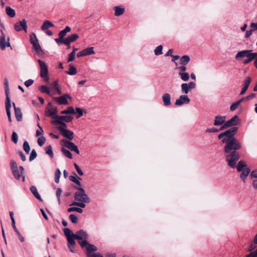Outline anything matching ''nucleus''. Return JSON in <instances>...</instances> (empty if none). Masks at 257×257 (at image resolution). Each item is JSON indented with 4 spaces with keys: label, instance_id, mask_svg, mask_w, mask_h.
<instances>
[{
    "label": "nucleus",
    "instance_id": "obj_1",
    "mask_svg": "<svg viewBox=\"0 0 257 257\" xmlns=\"http://www.w3.org/2000/svg\"><path fill=\"white\" fill-rule=\"evenodd\" d=\"M224 144V153L227 165L231 168H234L240 158L237 151L241 148V143L237 139H233Z\"/></svg>",
    "mask_w": 257,
    "mask_h": 257
},
{
    "label": "nucleus",
    "instance_id": "obj_2",
    "mask_svg": "<svg viewBox=\"0 0 257 257\" xmlns=\"http://www.w3.org/2000/svg\"><path fill=\"white\" fill-rule=\"evenodd\" d=\"M64 235L67 238V246L71 252H75L76 250L74 249V246L76 244L75 239L79 241L80 240H87L88 238V235L84 230L81 229L73 233V232L68 228H65L63 229Z\"/></svg>",
    "mask_w": 257,
    "mask_h": 257
},
{
    "label": "nucleus",
    "instance_id": "obj_3",
    "mask_svg": "<svg viewBox=\"0 0 257 257\" xmlns=\"http://www.w3.org/2000/svg\"><path fill=\"white\" fill-rule=\"evenodd\" d=\"M4 88H5V94L6 96V111L7 116L8 117V120L10 122H11L12 121L11 116V111L10 109L11 107V99L10 97V90L9 88V81L7 77L4 78Z\"/></svg>",
    "mask_w": 257,
    "mask_h": 257
},
{
    "label": "nucleus",
    "instance_id": "obj_4",
    "mask_svg": "<svg viewBox=\"0 0 257 257\" xmlns=\"http://www.w3.org/2000/svg\"><path fill=\"white\" fill-rule=\"evenodd\" d=\"M74 188L77 191L74 193V199L77 201L85 202L86 203H89L90 199L86 194L84 189L82 187L75 186Z\"/></svg>",
    "mask_w": 257,
    "mask_h": 257
},
{
    "label": "nucleus",
    "instance_id": "obj_5",
    "mask_svg": "<svg viewBox=\"0 0 257 257\" xmlns=\"http://www.w3.org/2000/svg\"><path fill=\"white\" fill-rule=\"evenodd\" d=\"M40 67V76L46 82L48 81V68L46 63L40 59H38Z\"/></svg>",
    "mask_w": 257,
    "mask_h": 257
},
{
    "label": "nucleus",
    "instance_id": "obj_6",
    "mask_svg": "<svg viewBox=\"0 0 257 257\" xmlns=\"http://www.w3.org/2000/svg\"><path fill=\"white\" fill-rule=\"evenodd\" d=\"M238 131L237 127H232L230 129L224 132L225 138L222 139V143H225L229 140H231L233 139H236L234 137Z\"/></svg>",
    "mask_w": 257,
    "mask_h": 257
},
{
    "label": "nucleus",
    "instance_id": "obj_7",
    "mask_svg": "<svg viewBox=\"0 0 257 257\" xmlns=\"http://www.w3.org/2000/svg\"><path fill=\"white\" fill-rule=\"evenodd\" d=\"M78 243L82 248L86 247L87 253H91V252L97 250V248L94 245L90 244L87 240L78 241Z\"/></svg>",
    "mask_w": 257,
    "mask_h": 257
},
{
    "label": "nucleus",
    "instance_id": "obj_8",
    "mask_svg": "<svg viewBox=\"0 0 257 257\" xmlns=\"http://www.w3.org/2000/svg\"><path fill=\"white\" fill-rule=\"evenodd\" d=\"M58 112L57 108L52 105L51 102H49L46 108V113L47 116L53 118H56L55 116Z\"/></svg>",
    "mask_w": 257,
    "mask_h": 257
},
{
    "label": "nucleus",
    "instance_id": "obj_9",
    "mask_svg": "<svg viewBox=\"0 0 257 257\" xmlns=\"http://www.w3.org/2000/svg\"><path fill=\"white\" fill-rule=\"evenodd\" d=\"M67 98L71 99V96L68 94H65L60 97H53V100L55 101L59 105H68L69 104Z\"/></svg>",
    "mask_w": 257,
    "mask_h": 257
},
{
    "label": "nucleus",
    "instance_id": "obj_10",
    "mask_svg": "<svg viewBox=\"0 0 257 257\" xmlns=\"http://www.w3.org/2000/svg\"><path fill=\"white\" fill-rule=\"evenodd\" d=\"M62 142L63 143V146L67 148L71 151H74L77 154H79L80 152L78 148L74 143L65 140H62Z\"/></svg>",
    "mask_w": 257,
    "mask_h": 257
},
{
    "label": "nucleus",
    "instance_id": "obj_11",
    "mask_svg": "<svg viewBox=\"0 0 257 257\" xmlns=\"http://www.w3.org/2000/svg\"><path fill=\"white\" fill-rule=\"evenodd\" d=\"M57 128L63 137L70 141L73 140L74 138V134L72 131L65 129L62 126H58Z\"/></svg>",
    "mask_w": 257,
    "mask_h": 257
},
{
    "label": "nucleus",
    "instance_id": "obj_12",
    "mask_svg": "<svg viewBox=\"0 0 257 257\" xmlns=\"http://www.w3.org/2000/svg\"><path fill=\"white\" fill-rule=\"evenodd\" d=\"M190 102V99L187 95L183 94L179 96L176 100L175 104L177 106H181L184 104H188Z\"/></svg>",
    "mask_w": 257,
    "mask_h": 257
},
{
    "label": "nucleus",
    "instance_id": "obj_13",
    "mask_svg": "<svg viewBox=\"0 0 257 257\" xmlns=\"http://www.w3.org/2000/svg\"><path fill=\"white\" fill-rule=\"evenodd\" d=\"M1 32L2 35L0 36V48L2 50H4L6 46L11 47V46L9 42H6V36L3 31H1ZM8 41H9V38L8 39ZM11 48L12 49V48Z\"/></svg>",
    "mask_w": 257,
    "mask_h": 257
},
{
    "label": "nucleus",
    "instance_id": "obj_14",
    "mask_svg": "<svg viewBox=\"0 0 257 257\" xmlns=\"http://www.w3.org/2000/svg\"><path fill=\"white\" fill-rule=\"evenodd\" d=\"M66 34L67 33L65 32L64 30H62L59 32V37L54 39L55 41L59 46H61V45L63 44L64 41H65V39L64 38L66 35Z\"/></svg>",
    "mask_w": 257,
    "mask_h": 257
},
{
    "label": "nucleus",
    "instance_id": "obj_15",
    "mask_svg": "<svg viewBox=\"0 0 257 257\" xmlns=\"http://www.w3.org/2000/svg\"><path fill=\"white\" fill-rule=\"evenodd\" d=\"M79 38L77 34H72L65 38L63 44L69 45L72 42H75Z\"/></svg>",
    "mask_w": 257,
    "mask_h": 257
},
{
    "label": "nucleus",
    "instance_id": "obj_16",
    "mask_svg": "<svg viewBox=\"0 0 257 257\" xmlns=\"http://www.w3.org/2000/svg\"><path fill=\"white\" fill-rule=\"evenodd\" d=\"M226 116L217 115L215 116L214 125L219 126L225 123Z\"/></svg>",
    "mask_w": 257,
    "mask_h": 257
},
{
    "label": "nucleus",
    "instance_id": "obj_17",
    "mask_svg": "<svg viewBox=\"0 0 257 257\" xmlns=\"http://www.w3.org/2000/svg\"><path fill=\"white\" fill-rule=\"evenodd\" d=\"M226 123L229 127L231 126L235 127L234 126L238 125L239 123L238 116L236 115H234L230 119L227 120Z\"/></svg>",
    "mask_w": 257,
    "mask_h": 257
},
{
    "label": "nucleus",
    "instance_id": "obj_18",
    "mask_svg": "<svg viewBox=\"0 0 257 257\" xmlns=\"http://www.w3.org/2000/svg\"><path fill=\"white\" fill-rule=\"evenodd\" d=\"M21 30H24L26 33L27 32V23L25 19L20 21L19 25L17 23V31Z\"/></svg>",
    "mask_w": 257,
    "mask_h": 257
},
{
    "label": "nucleus",
    "instance_id": "obj_19",
    "mask_svg": "<svg viewBox=\"0 0 257 257\" xmlns=\"http://www.w3.org/2000/svg\"><path fill=\"white\" fill-rule=\"evenodd\" d=\"M251 81V78L250 77H247L245 80L244 82L243 87L241 89V91L240 93V95H243L246 91L247 89L248 88L249 84Z\"/></svg>",
    "mask_w": 257,
    "mask_h": 257
},
{
    "label": "nucleus",
    "instance_id": "obj_20",
    "mask_svg": "<svg viewBox=\"0 0 257 257\" xmlns=\"http://www.w3.org/2000/svg\"><path fill=\"white\" fill-rule=\"evenodd\" d=\"M252 50H245L238 52L235 55V59H237L240 58L247 57L249 55Z\"/></svg>",
    "mask_w": 257,
    "mask_h": 257
},
{
    "label": "nucleus",
    "instance_id": "obj_21",
    "mask_svg": "<svg viewBox=\"0 0 257 257\" xmlns=\"http://www.w3.org/2000/svg\"><path fill=\"white\" fill-rule=\"evenodd\" d=\"M162 100L165 106H170L171 104V95L169 93H164L162 96Z\"/></svg>",
    "mask_w": 257,
    "mask_h": 257
},
{
    "label": "nucleus",
    "instance_id": "obj_22",
    "mask_svg": "<svg viewBox=\"0 0 257 257\" xmlns=\"http://www.w3.org/2000/svg\"><path fill=\"white\" fill-rule=\"evenodd\" d=\"M56 120H60L62 121H65L66 122H69L72 121L73 117L70 115H56L55 116Z\"/></svg>",
    "mask_w": 257,
    "mask_h": 257
},
{
    "label": "nucleus",
    "instance_id": "obj_23",
    "mask_svg": "<svg viewBox=\"0 0 257 257\" xmlns=\"http://www.w3.org/2000/svg\"><path fill=\"white\" fill-rule=\"evenodd\" d=\"M250 172L249 168H245L240 174V178L241 179L243 183L245 182L246 178Z\"/></svg>",
    "mask_w": 257,
    "mask_h": 257
},
{
    "label": "nucleus",
    "instance_id": "obj_24",
    "mask_svg": "<svg viewBox=\"0 0 257 257\" xmlns=\"http://www.w3.org/2000/svg\"><path fill=\"white\" fill-rule=\"evenodd\" d=\"M30 190L31 192L32 193L33 195L39 200L42 201L41 196L39 194L37 188L35 186H32Z\"/></svg>",
    "mask_w": 257,
    "mask_h": 257
},
{
    "label": "nucleus",
    "instance_id": "obj_25",
    "mask_svg": "<svg viewBox=\"0 0 257 257\" xmlns=\"http://www.w3.org/2000/svg\"><path fill=\"white\" fill-rule=\"evenodd\" d=\"M54 24L48 20H45L43 25L41 26V29L42 31H45L50 27H53Z\"/></svg>",
    "mask_w": 257,
    "mask_h": 257
},
{
    "label": "nucleus",
    "instance_id": "obj_26",
    "mask_svg": "<svg viewBox=\"0 0 257 257\" xmlns=\"http://www.w3.org/2000/svg\"><path fill=\"white\" fill-rule=\"evenodd\" d=\"M246 166V164L245 162L242 160L239 161L237 165H235V167L236 168L237 171L239 172L242 171L244 169L243 168Z\"/></svg>",
    "mask_w": 257,
    "mask_h": 257
},
{
    "label": "nucleus",
    "instance_id": "obj_27",
    "mask_svg": "<svg viewBox=\"0 0 257 257\" xmlns=\"http://www.w3.org/2000/svg\"><path fill=\"white\" fill-rule=\"evenodd\" d=\"M114 10L115 11L114 15L115 16H119L124 14L125 12V9L123 8H120L119 6H115L113 8Z\"/></svg>",
    "mask_w": 257,
    "mask_h": 257
},
{
    "label": "nucleus",
    "instance_id": "obj_28",
    "mask_svg": "<svg viewBox=\"0 0 257 257\" xmlns=\"http://www.w3.org/2000/svg\"><path fill=\"white\" fill-rule=\"evenodd\" d=\"M256 56L257 53H251L249 55H248L247 59L243 61V64L245 65L249 63L250 62L254 59Z\"/></svg>",
    "mask_w": 257,
    "mask_h": 257
},
{
    "label": "nucleus",
    "instance_id": "obj_29",
    "mask_svg": "<svg viewBox=\"0 0 257 257\" xmlns=\"http://www.w3.org/2000/svg\"><path fill=\"white\" fill-rule=\"evenodd\" d=\"M35 42H32L33 47L37 52H39L41 50V47L38 42V40L36 36H35Z\"/></svg>",
    "mask_w": 257,
    "mask_h": 257
},
{
    "label": "nucleus",
    "instance_id": "obj_30",
    "mask_svg": "<svg viewBox=\"0 0 257 257\" xmlns=\"http://www.w3.org/2000/svg\"><path fill=\"white\" fill-rule=\"evenodd\" d=\"M10 165L12 173L14 177L16 178V162L14 160H11Z\"/></svg>",
    "mask_w": 257,
    "mask_h": 257
},
{
    "label": "nucleus",
    "instance_id": "obj_31",
    "mask_svg": "<svg viewBox=\"0 0 257 257\" xmlns=\"http://www.w3.org/2000/svg\"><path fill=\"white\" fill-rule=\"evenodd\" d=\"M77 69L72 64L69 65V70L66 73L70 75H74L77 73Z\"/></svg>",
    "mask_w": 257,
    "mask_h": 257
},
{
    "label": "nucleus",
    "instance_id": "obj_32",
    "mask_svg": "<svg viewBox=\"0 0 257 257\" xmlns=\"http://www.w3.org/2000/svg\"><path fill=\"white\" fill-rule=\"evenodd\" d=\"M181 89L182 93L187 95L189 92L191 90L189 86L187 84V83H183L181 85Z\"/></svg>",
    "mask_w": 257,
    "mask_h": 257
},
{
    "label": "nucleus",
    "instance_id": "obj_33",
    "mask_svg": "<svg viewBox=\"0 0 257 257\" xmlns=\"http://www.w3.org/2000/svg\"><path fill=\"white\" fill-rule=\"evenodd\" d=\"M190 61V57L188 55H184L181 57L180 63L181 65H187Z\"/></svg>",
    "mask_w": 257,
    "mask_h": 257
},
{
    "label": "nucleus",
    "instance_id": "obj_34",
    "mask_svg": "<svg viewBox=\"0 0 257 257\" xmlns=\"http://www.w3.org/2000/svg\"><path fill=\"white\" fill-rule=\"evenodd\" d=\"M7 14L11 18H14L16 15L15 11L10 7L7 6L6 8Z\"/></svg>",
    "mask_w": 257,
    "mask_h": 257
},
{
    "label": "nucleus",
    "instance_id": "obj_35",
    "mask_svg": "<svg viewBox=\"0 0 257 257\" xmlns=\"http://www.w3.org/2000/svg\"><path fill=\"white\" fill-rule=\"evenodd\" d=\"M94 48L93 47H88L83 50V52L84 53L85 56L90 55L91 54H94L95 52L93 50Z\"/></svg>",
    "mask_w": 257,
    "mask_h": 257
},
{
    "label": "nucleus",
    "instance_id": "obj_36",
    "mask_svg": "<svg viewBox=\"0 0 257 257\" xmlns=\"http://www.w3.org/2000/svg\"><path fill=\"white\" fill-rule=\"evenodd\" d=\"M39 90L42 92L50 95V88L46 85H41L39 87Z\"/></svg>",
    "mask_w": 257,
    "mask_h": 257
},
{
    "label": "nucleus",
    "instance_id": "obj_37",
    "mask_svg": "<svg viewBox=\"0 0 257 257\" xmlns=\"http://www.w3.org/2000/svg\"><path fill=\"white\" fill-rule=\"evenodd\" d=\"M61 113L63 114H74L75 109L72 106H69L67 109L61 111Z\"/></svg>",
    "mask_w": 257,
    "mask_h": 257
},
{
    "label": "nucleus",
    "instance_id": "obj_38",
    "mask_svg": "<svg viewBox=\"0 0 257 257\" xmlns=\"http://www.w3.org/2000/svg\"><path fill=\"white\" fill-rule=\"evenodd\" d=\"M61 151L65 157L70 159H72V154L69 150L65 149L63 147H62L61 149Z\"/></svg>",
    "mask_w": 257,
    "mask_h": 257
},
{
    "label": "nucleus",
    "instance_id": "obj_39",
    "mask_svg": "<svg viewBox=\"0 0 257 257\" xmlns=\"http://www.w3.org/2000/svg\"><path fill=\"white\" fill-rule=\"evenodd\" d=\"M85 202H79V201H75L72 202L70 206H77L79 207V208H83L86 206Z\"/></svg>",
    "mask_w": 257,
    "mask_h": 257
},
{
    "label": "nucleus",
    "instance_id": "obj_40",
    "mask_svg": "<svg viewBox=\"0 0 257 257\" xmlns=\"http://www.w3.org/2000/svg\"><path fill=\"white\" fill-rule=\"evenodd\" d=\"M181 79L184 81H187L189 80L190 76L188 73L184 72L181 73H178Z\"/></svg>",
    "mask_w": 257,
    "mask_h": 257
},
{
    "label": "nucleus",
    "instance_id": "obj_41",
    "mask_svg": "<svg viewBox=\"0 0 257 257\" xmlns=\"http://www.w3.org/2000/svg\"><path fill=\"white\" fill-rule=\"evenodd\" d=\"M45 153L46 154L49 156L51 158H53L54 157V154L52 151V148L51 145L47 146L45 148Z\"/></svg>",
    "mask_w": 257,
    "mask_h": 257
},
{
    "label": "nucleus",
    "instance_id": "obj_42",
    "mask_svg": "<svg viewBox=\"0 0 257 257\" xmlns=\"http://www.w3.org/2000/svg\"><path fill=\"white\" fill-rule=\"evenodd\" d=\"M10 216L11 218V219L12 220V224L13 227L15 231H16V222L15 219L14 218V212L13 211H10Z\"/></svg>",
    "mask_w": 257,
    "mask_h": 257
},
{
    "label": "nucleus",
    "instance_id": "obj_43",
    "mask_svg": "<svg viewBox=\"0 0 257 257\" xmlns=\"http://www.w3.org/2000/svg\"><path fill=\"white\" fill-rule=\"evenodd\" d=\"M73 176H69V180L75 183L78 180H80L81 179L79 178L75 172H73Z\"/></svg>",
    "mask_w": 257,
    "mask_h": 257
},
{
    "label": "nucleus",
    "instance_id": "obj_44",
    "mask_svg": "<svg viewBox=\"0 0 257 257\" xmlns=\"http://www.w3.org/2000/svg\"><path fill=\"white\" fill-rule=\"evenodd\" d=\"M61 175V172L59 169H57L55 172V181L56 183L59 182V179Z\"/></svg>",
    "mask_w": 257,
    "mask_h": 257
},
{
    "label": "nucleus",
    "instance_id": "obj_45",
    "mask_svg": "<svg viewBox=\"0 0 257 257\" xmlns=\"http://www.w3.org/2000/svg\"><path fill=\"white\" fill-rule=\"evenodd\" d=\"M162 50H163V46L162 45L158 46V47H157L156 48V49L154 50L155 54L156 56H159V55H161L163 53Z\"/></svg>",
    "mask_w": 257,
    "mask_h": 257
},
{
    "label": "nucleus",
    "instance_id": "obj_46",
    "mask_svg": "<svg viewBox=\"0 0 257 257\" xmlns=\"http://www.w3.org/2000/svg\"><path fill=\"white\" fill-rule=\"evenodd\" d=\"M67 211L68 212L76 211L79 213H81L83 212V209L80 208H79V207H72L69 208L67 209Z\"/></svg>",
    "mask_w": 257,
    "mask_h": 257
},
{
    "label": "nucleus",
    "instance_id": "obj_47",
    "mask_svg": "<svg viewBox=\"0 0 257 257\" xmlns=\"http://www.w3.org/2000/svg\"><path fill=\"white\" fill-rule=\"evenodd\" d=\"M23 149L26 154H29L30 151V147L28 142L25 141L23 144Z\"/></svg>",
    "mask_w": 257,
    "mask_h": 257
},
{
    "label": "nucleus",
    "instance_id": "obj_48",
    "mask_svg": "<svg viewBox=\"0 0 257 257\" xmlns=\"http://www.w3.org/2000/svg\"><path fill=\"white\" fill-rule=\"evenodd\" d=\"M37 156V154L35 149H33L31 152L30 157H29V161L30 162L33 161L34 159L36 158Z\"/></svg>",
    "mask_w": 257,
    "mask_h": 257
},
{
    "label": "nucleus",
    "instance_id": "obj_49",
    "mask_svg": "<svg viewBox=\"0 0 257 257\" xmlns=\"http://www.w3.org/2000/svg\"><path fill=\"white\" fill-rule=\"evenodd\" d=\"M52 123L60 124L61 125L60 126H62L65 129L67 127V125L64 121H62L60 120H54L52 121Z\"/></svg>",
    "mask_w": 257,
    "mask_h": 257
},
{
    "label": "nucleus",
    "instance_id": "obj_50",
    "mask_svg": "<svg viewBox=\"0 0 257 257\" xmlns=\"http://www.w3.org/2000/svg\"><path fill=\"white\" fill-rule=\"evenodd\" d=\"M76 53L74 52H72L68 55V57L67 59L68 62H70L73 61L75 58Z\"/></svg>",
    "mask_w": 257,
    "mask_h": 257
},
{
    "label": "nucleus",
    "instance_id": "obj_51",
    "mask_svg": "<svg viewBox=\"0 0 257 257\" xmlns=\"http://www.w3.org/2000/svg\"><path fill=\"white\" fill-rule=\"evenodd\" d=\"M46 141V139L44 137H40L38 139L37 142L38 145L40 146H42L44 145Z\"/></svg>",
    "mask_w": 257,
    "mask_h": 257
},
{
    "label": "nucleus",
    "instance_id": "obj_52",
    "mask_svg": "<svg viewBox=\"0 0 257 257\" xmlns=\"http://www.w3.org/2000/svg\"><path fill=\"white\" fill-rule=\"evenodd\" d=\"M23 114L19 107H17V121H21L22 120Z\"/></svg>",
    "mask_w": 257,
    "mask_h": 257
},
{
    "label": "nucleus",
    "instance_id": "obj_53",
    "mask_svg": "<svg viewBox=\"0 0 257 257\" xmlns=\"http://www.w3.org/2000/svg\"><path fill=\"white\" fill-rule=\"evenodd\" d=\"M69 219L73 223H77L78 222V218L75 214H70L69 215Z\"/></svg>",
    "mask_w": 257,
    "mask_h": 257
},
{
    "label": "nucleus",
    "instance_id": "obj_54",
    "mask_svg": "<svg viewBox=\"0 0 257 257\" xmlns=\"http://www.w3.org/2000/svg\"><path fill=\"white\" fill-rule=\"evenodd\" d=\"M74 167L77 172V173L80 175V176H82L83 175V171L81 170V169H80V168L79 167V166L76 164V163H74Z\"/></svg>",
    "mask_w": 257,
    "mask_h": 257
},
{
    "label": "nucleus",
    "instance_id": "obj_55",
    "mask_svg": "<svg viewBox=\"0 0 257 257\" xmlns=\"http://www.w3.org/2000/svg\"><path fill=\"white\" fill-rule=\"evenodd\" d=\"M75 110L77 113H78V115L76 116V118H78L81 117L83 115V111L80 107H76Z\"/></svg>",
    "mask_w": 257,
    "mask_h": 257
},
{
    "label": "nucleus",
    "instance_id": "obj_56",
    "mask_svg": "<svg viewBox=\"0 0 257 257\" xmlns=\"http://www.w3.org/2000/svg\"><path fill=\"white\" fill-rule=\"evenodd\" d=\"M86 255L87 257H103V255L99 253H87Z\"/></svg>",
    "mask_w": 257,
    "mask_h": 257
},
{
    "label": "nucleus",
    "instance_id": "obj_57",
    "mask_svg": "<svg viewBox=\"0 0 257 257\" xmlns=\"http://www.w3.org/2000/svg\"><path fill=\"white\" fill-rule=\"evenodd\" d=\"M256 244H257V243H254V242L252 241L248 247V251L250 252H253L252 250L256 247Z\"/></svg>",
    "mask_w": 257,
    "mask_h": 257
},
{
    "label": "nucleus",
    "instance_id": "obj_58",
    "mask_svg": "<svg viewBox=\"0 0 257 257\" xmlns=\"http://www.w3.org/2000/svg\"><path fill=\"white\" fill-rule=\"evenodd\" d=\"M62 190L61 188H58L56 191V197L57 198L59 203H60V196L62 193Z\"/></svg>",
    "mask_w": 257,
    "mask_h": 257
},
{
    "label": "nucleus",
    "instance_id": "obj_59",
    "mask_svg": "<svg viewBox=\"0 0 257 257\" xmlns=\"http://www.w3.org/2000/svg\"><path fill=\"white\" fill-rule=\"evenodd\" d=\"M34 82V80L30 79L26 81L24 83V84L26 87H28L30 86L31 85H32L33 84Z\"/></svg>",
    "mask_w": 257,
    "mask_h": 257
},
{
    "label": "nucleus",
    "instance_id": "obj_60",
    "mask_svg": "<svg viewBox=\"0 0 257 257\" xmlns=\"http://www.w3.org/2000/svg\"><path fill=\"white\" fill-rule=\"evenodd\" d=\"M178 69L180 70L179 73H184L186 72V70L187 69L186 67L185 66V65H182L180 67L178 68Z\"/></svg>",
    "mask_w": 257,
    "mask_h": 257
},
{
    "label": "nucleus",
    "instance_id": "obj_61",
    "mask_svg": "<svg viewBox=\"0 0 257 257\" xmlns=\"http://www.w3.org/2000/svg\"><path fill=\"white\" fill-rule=\"evenodd\" d=\"M250 179L257 178V169L253 170L250 174Z\"/></svg>",
    "mask_w": 257,
    "mask_h": 257
},
{
    "label": "nucleus",
    "instance_id": "obj_62",
    "mask_svg": "<svg viewBox=\"0 0 257 257\" xmlns=\"http://www.w3.org/2000/svg\"><path fill=\"white\" fill-rule=\"evenodd\" d=\"M187 84L191 90L194 89L196 86V83L193 81L190 82L188 83H187Z\"/></svg>",
    "mask_w": 257,
    "mask_h": 257
},
{
    "label": "nucleus",
    "instance_id": "obj_63",
    "mask_svg": "<svg viewBox=\"0 0 257 257\" xmlns=\"http://www.w3.org/2000/svg\"><path fill=\"white\" fill-rule=\"evenodd\" d=\"M18 153L20 155L21 159L23 161H25L26 160V157L22 151H18Z\"/></svg>",
    "mask_w": 257,
    "mask_h": 257
},
{
    "label": "nucleus",
    "instance_id": "obj_64",
    "mask_svg": "<svg viewBox=\"0 0 257 257\" xmlns=\"http://www.w3.org/2000/svg\"><path fill=\"white\" fill-rule=\"evenodd\" d=\"M247 257H257V249L253 252H251L247 255Z\"/></svg>",
    "mask_w": 257,
    "mask_h": 257
}]
</instances>
